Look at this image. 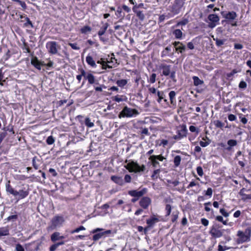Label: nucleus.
Here are the masks:
<instances>
[{
    "mask_svg": "<svg viewBox=\"0 0 251 251\" xmlns=\"http://www.w3.org/2000/svg\"><path fill=\"white\" fill-rule=\"evenodd\" d=\"M147 192V190L146 189H143L141 190H132L128 192V194L134 197H136L137 198L142 196Z\"/></svg>",
    "mask_w": 251,
    "mask_h": 251,
    "instance_id": "8",
    "label": "nucleus"
},
{
    "mask_svg": "<svg viewBox=\"0 0 251 251\" xmlns=\"http://www.w3.org/2000/svg\"><path fill=\"white\" fill-rule=\"evenodd\" d=\"M85 124L87 126L89 127H92L94 126V123L91 122V120L89 118L85 119Z\"/></svg>",
    "mask_w": 251,
    "mask_h": 251,
    "instance_id": "34",
    "label": "nucleus"
},
{
    "mask_svg": "<svg viewBox=\"0 0 251 251\" xmlns=\"http://www.w3.org/2000/svg\"><path fill=\"white\" fill-rule=\"evenodd\" d=\"M46 48L48 52L52 54H57L60 47L55 41H50L46 43Z\"/></svg>",
    "mask_w": 251,
    "mask_h": 251,
    "instance_id": "6",
    "label": "nucleus"
},
{
    "mask_svg": "<svg viewBox=\"0 0 251 251\" xmlns=\"http://www.w3.org/2000/svg\"><path fill=\"white\" fill-rule=\"evenodd\" d=\"M214 124L217 127L221 128H223L224 126V124L219 120L214 121Z\"/></svg>",
    "mask_w": 251,
    "mask_h": 251,
    "instance_id": "37",
    "label": "nucleus"
},
{
    "mask_svg": "<svg viewBox=\"0 0 251 251\" xmlns=\"http://www.w3.org/2000/svg\"><path fill=\"white\" fill-rule=\"evenodd\" d=\"M214 40L215 41L216 44L217 46H221L223 45L226 41L225 40H221V39H219L218 38H216V39L214 38Z\"/></svg>",
    "mask_w": 251,
    "mask_h": 251,
    "instance_id": "39",
    "label": "nucleus"
},
{
    "mask_svg": "<svg viewBox=\"0 0 251 251\" xmlns=\"http://www.w3.org/2000/svg\"><path fill=\"white\" fill-rule=\"evenodd\" d=\"M241 71L240 69H233L230 73L226 74V77L227 79H230L232 76L235 74L239 73Z\"/></svg>",
    "mask_w": 251,
    "mask_h": 251,
    "instance_id": "28",
    "label": "nucleus"
},
{
    "mask_svg": "<svg viewBox=\"0 0 251 251\" xmlns=\"http://www.w3.org/2000/svg\"><path fill=\"white\" fill-rule=\"evenodd\" d=\"M136 14L137 16L139 18V19H140L141 20H143L145 18L144 14L141 11H138V12L136 13Z\"/></svg>",
    "mask_w": 251,
    "mask_h": 251,
    "instance_id": "44",
    "label": "nucleus"
},
{
    "mask_svg": "<svg viewBox=\"0 0 251 251\" xmlns=\"http://www.w3.org/2000/svg\"><path fill=\"white\" fill-rule=\"evenodd\" d=\"M173 45L176 51H179L181 53L185 50V46L179 42H175Z\"/></svg>",
    "mask_w": 251,
    "mask_h": 251,
    "instance_id": "15",
    "label": "nucleus"
},
{
    "mask_svg": "<svg viewBox=\"0 0 251 251\" xmlns=\"http://www.w3.org/2000/svg\"><path fill=\"white\" fill-rule=\"evenodd\" d=\"M162 73L165 75H168L170 74V70L169 66H163L162 67Z\"/></svg>",
    "mask_w": 251,
    "mask_h": 251,
    "instance_id": "30",
    "label": "nucleus"
},
{
    "mask_svg": "<svg viewBox=\"0 0 251 251\" xmlns=\"http://www.w3.org/2000/svg\"><path fill=\"white\" fill-rule=\"evenodd\" d=\"M173 47L171 46L167 47L162 52V56H172L174 51L172 50Z\"/></svg>",
    "mask_w": 251,
    "mask_h": 251,
    "instance_id": "13",
    "label": "nucleus"
},
{
    "mask_svg": "<svg viewBox=\"0 0 251 251\" xmlns=\"http://www.w3.org/2000/svg\"><path fill=\"white\" fill-rule=\"evenodd\" d=\"M194 81V85L196 86L202 85L203 83V81L200 79L198 76H194L192 77Z\"/></svg>",
    "mask_w": 251,
    "mask_h": 251,
    "instance_id": "23",
    "label": "nucleus"
},
{
    "mask_svg": "<svg viewBox=\"0 0 251 251\" xmlns=\"http://www.w3.org/2000/svg\"><path fill=\"white\" fill-rule=\"evenodd\" d=\"M25 20L26 21V23L24 24V26L25 27H28L30 26L31 28L33 27L32 22L28 17H25Z\"/></svg>",
    "mask_w": 251,
    "mask_h": 251,
    "instance_id": "36",
    "label": "nucleus"
},
{
    "mask_svg": "<svg viewBox=\"0 0 251 251\" xmlns=\"http://www.w3.org/2000/svg\"><path fill=\"white\" fill-rule=\"evenodd\" d=\"M151 201L148 197H144L140 201V205L143 208L146 209L151 204Z\"/></svg>",
    "mask_w": 251,
    "mask_h": 251,
    "instance_id": "10",
    "label": "nucleus"
},
{
    "mask_svg": "<svg viewBox=\"0 0 251 251\" xmlns=\"http://www.w3.org/2000/svg\"><path fill=\"white\" fill-rule=\"evenodd\" d=\"M85 230V228L83 226H80L78 228H76L75 230H73L71 231V233L74 234L75 233L79 232L80 230Z\"/></svg>",
    "mask_w": 251,
    "mask_h": 251,
    "instance_id": "41",
    "label": "nucleus"
},
{
    "mask_svg": "<svg viewBox=\"0 0 251 251\" xmlns=\"http://www.w3.org/2000/svg\"><path fill=\"white\" fill-rule=\"evenodd\" d=\"M46 142L48 145H52L54 142V139L52 136H50L47 138Z\"/></svg>",
    "mask_w": 251,
    "mask_h": 251,
    "instance_id": "42",
    "label": "nucleus"
},
{
    "mask_svg": "<svg viewBox=\"0 0 251 251\" xmlns=\"http://www.w3.org/2000/svg\"><path fill=\"white\" fill-rule=\"evenodd\" d=\"M98 64H100L102 65V69L103 70H106L107 68H111L112 67L107 64V63L104 61L99 60L97 61Z\"/></svg>",
    "mask_w": 251,
    "mask_h": 251,
    "instance_id": "29",
    "label": "nucleus"
},
{
    "mask_svg": "<svg viewBox=\"0 0 251 251\" xmlns=\"http://www.w3.org/2000/svg\"><path fill=\"white\" fill-rule=\"evenodd\" d=\"M169 98L170 99V100L171 101V103H173V100L175 99L176 96V93L174 91H171L169 94Z\"/></svg>",
    "mask_w": 251,
    "mask_h": 251,
    "instance_id": "43",
    "label": "nucleus"
},
{
    "mask_svg": "<svg viewBox=\"0 0 251 251\" xmlns=\"http://www.w3.org/2000/svg\"><path fill=\"white\" fill-rule=\"evenodd\" d=\"M188 23V20L187 19H184L180 22H179L177 23V24L176 25V26H178L180 25H184Z\"/></svg>",
    "mask_w": 251,
    "mask_h": 251,
    "instance_id": "52",
    "label": "nucleus"
},
{
    "mask_svg": "<svg viewBox=\"0 0 251 251\" xmlns=\"http://www.w3.org/2000/svg\"><path fill=\"white\" fill-rule=\"evenodd\" d=\"M201 224L204 226H207L209 224V221L205 218H202L201 219Z\"/></svg>",
    "mask_w": 251,
    "mask_h": 251,
    "instance_id": "56",
    "label": "nucleus"
},
{
    "mask_svg": "<svg viewBox=\"0 0 251 251\" xmlns=\"http://www.w3.org/2000/svg\"><path fill=\"white\" fill-rule=\"evenodd\" d=\"M91 30L92 29L91 27L86 25L81 28V32L82 33L86 34L88 32H90Z\"/></svg>",
    "mask_w": 251,
    "mask_h": 251,
    "instance_id": "33",
    "label": "nucleus"
},
{
    "mask_svg": "<svg viewBox=\"0 0 251 251\" xmlns=\"http://www.w3.org/2000/svg\"><path fill=\"white\" fill-rule=\"evenodd\" d=\"M242 191L243 190H241L240 192V194L241 196H242V199L243 200H250L249 199V195H247V194H243L242 193Z\"/></svg>",
    "mask_w": 251,
    "mask_h": 251,
    "instance_id": "54",
    "label": "nucleus"
},
{
    "mask_svg": "<svg viewBox=\"0 0 251 251\" xmlns=\"http://www.w3.org/2000/svg\"><path fill=\"white\" fill-rule=\"evenodd\" d=\"M149 163L151 164L153 167L156 166L157 163V156L156 155H151L149 158Z\"/></svg>",
    "mask_w": 251,
    "mask_h": 251,
    "instance_id": "25",
    "label": "nucleus"
},
{
    "mask_svg": "<svg viewBox=\"0 0 251 251\" xmlns=\"http://www.w3.org/2000/svg\"><path fill=\"white\" fill-rule=\"evenodd\" d=\"M157 222V218L155 217H152L147 220V224L148 226L145 228V233H146L150 228L151 227L155 225Z\"/></svg>",
    "mask_w": 251,
    "mask_h": 251,
    "instance_id": "11",
    "label": "nucleus"
},
{
    "mask_svg": "<svg viewBox=\"0 0 251 251\" xmlns=\"http://www.w3.org/2000/svg\"><path fill=\"white\" fill-rule=\"evenodd\" d=\"M5 187L6 191L7 193H9L10 194L13 195L15 190L10 185L9 181H8V182L6 183Z\"/></svg>",
    "mask_w": 251,
    "mask_h": 251,
    "instance_id": "21",
    "label": "nucleus"
},
{
    "mask_svg": "<svg viewBox=\"0 0 251 251\" xmlns=\"http://www.w3.org/2000/svg\"><path fill=\"white\" fill-rule=\"evenodd\" d=\"M243 48V46L242 44H234V48L237 50H241Z\"/></svg>",
    "mask_w": 251,
    "mask_h": 251,
    "instance_id": "63",
    "label": "nucleus"
},
{
    "mask_svg": "<svg viewBox=\"0 0 251 251\" xmlns=\"http://www.w3.org/2000/svg\"><path fill=\"white\" fill-rule=\"evenodd\" d=\"M186 131H187V130H186V128L185 127L184 128L181 130L182 133H181L180 132H179L177 135H175L174 136V139L176 140H179V139H181L183 137L185 136L186 133Z\"/></svg>",
    "mask_w": 251,
    "mask_h": 251,
    "instance_id": "19",
    "label": "nucleus"
},
{
    "mask_svg": "<svg viewBox=\"0 0 251 251\" xmlns=\"http://www.w3.org/2000/svg\"><path fill=\"white\" fill-rule=\"evenodd\" d=\"M127 83V81L126 79H120L116 81V84L120 87H123Z\"/></svg>",
    "mask_w": 251,
    "mask_h": 251,
    "instance_id": "31",
    "label": "nucleus"
},
{
    "mask_svg": "<svg viewBox=\"0 0 251 251\" xmlns=\"http://www.w3.org/2000/svg\"><path fill=\"white\" fill-rule=\"evenodd\" d=\"M122 9L120 7H118L116 11L115 14L117 16L120 17L121 16Z\"/></svg>",
    "mask_w": 251,
    "mask_h": 251,
    "instance_id": "62",
    "label": "nucleus"
},
{
    "mask_svg": "<svg viewBox=\"0 0 251 251\" xmlns=\"http://www.w3.org/2000/svg\"><path fill=\"white\" fill-rule=\"evenodd\" d=\"M69 45L71 47V48L75 50H79L80 48L77 46L76 43H69Z\"/></svg>",
    "mask_w": 251,
    "mask_h": 251,
    "instance_id": "46",
    "label": "nucleus"
},
{
    "mask_svg": "<svg viewBox=\"0 0 251 251\" xmlns=\"http://www.w3.org/2000/svg\"><path fill=\"white\" fill-rule=\"evenodd\" d=\"M65 238L64 236L60 235V233L58 232H55L51 234L50 239L52 242H55L58 240L63 239Z\"/></svg>",
    "mask_w": 251,
    "mask_h": 251,
    "instance_id": "14",
    "label": "nucleus"
},
{
    "mask_svg": "<svg viewBox=\"0 0 251 251\" xmlns=\"http://www.w3.org/2000/svg\"><path fill=\"white\" fill-rule=\"evenodd\" d=\"M31 63L38 70H40L41 69V64L37 57L32 58Z\"/></svg>",
    "mask_w": 251,
    "mask_h": 251,
    "instance_id": "17",
    "label": "nucleus"
},
{
    "mask_svg": "<svg viewBox=\"0 0 251 251\" xmlns=\"http://www.w3.org/2000/svg\"><path fill=\"white\" fill-rule=\"evenodd\" d=\"M92 233L95 234L93 236V240L97 241L102 237L109 236L113 232L111 230H104L102 228H97L92 231Z\"/></svg>",
    "mask_w": 251,
    "mask_h": 251,
    "instance_id": "1",
    "label": "nucleus"
},
{
    "mask_svg": "<svg viewBox=\"0 0 251 251\" xmlns=\"http://www.w3.org/2000/svg\"><path fill=\"white\" fill-rule=\"evenodd\" d=\"M155 78H156V74H152L149 79L150 82L152 83L155 82Z\"/></svg>",
    "mask_w": 251,
    "mask_h": 251,
    "instance_id": "55",
    "label": "nucleus"
},
{
    "mask_svg": "<svg viewBox=\"0 0 251 251\" xmlns=\"http://www.w3.org/2000/svg\"><path fill=\"white\" fill-rule=\"evenodd\" d=\"M197 172L198 174L200 176H202L203 175V170L200 166L197 168Z\"/></svg>",
    "mask_w": 251,
    "mask_h": 251,
    "instance_id": "50",
    "label": "nucleus"
},
{
    "mask_svg": "<svg viewBox=\"0 0 251 251\" xmlns=\"http://www.w3.org/2000/svg\"><path fill=\"white\" fill-rule=\"evenodd\" d=\"M208 19L211 22L218 23L220 20L219 17L216 14H210L208 16Z\"/></svg>",
    "mask_w": 251,
    "mask_h": 251,
    "instance_id": "18",
    "label": "nucleus"
},
{
    "mask_svg": "<svg viewBox=\"0 0 251 251\" xmlns=\"http://www.w3.org/2000/svg\"><path fill=\"white\" fill-rule=\"evenodd\" d=\"M247 84L244 81H240L239 84V87L241 89H245L247 87Z\"/></svg>",
    "mask_w": 251,
    "mask_h": 251,
    "instance_id": "49",
    "label": "nucleus"
},
{
    "mask_svg": "<svg viewBox=\"0 0 251 251\" xmlns=\"http://www.w3.org/2000/svg\"><path fill=\"white\" fill-rule=\"evenodd\" d=\"M57 246L56 244L51 245L50 248V251H55L57 248Z\"/></svg>",
    "mask_w": 251,
    "mask_h": 251,
    "instance_id": "64",
    "label": "nucleus"
},
{
    "mask_svg": "<svg viewBox=\"0 0 251 251\" xmlns=\"http://www.w3.org/2000/svg\"><path fill=\"white\" fill-rule=\"evenodd\" d=\"M85 79L88 80L89 83L91 84L94 83L95 78V76L90 73H88Z\"/></svg>",
    "mask_w": 251,
    "mask_h": 251,
    "instance_id": "26",
    "label": "nucleus"
},
{
    "mask_svg": "<svg viewBox=\"0 0 251 251\" xmlns=\"http://www.w3.org/2000/svg\"><path fill=\"white\" fill-rule=\"evenodd\" d=\"M139 114V112L135 109H132L127 106H125L119 115V118L132 117Z\"/></svg>",
    "mask_w": 251,
    "mask_h": 251,
    "instance_id": "4",
    "label": "nucleus"
},
{
    "mask_svg": "<svg viewBox=\"0 0 251 251\" xmlns=\"http://www.w3.org/2000/svg\"><path fill=\"white\" fill-rule=\"evenodd\" d=\"M220 212L225 217H227L229 216V213L227 212L224 208H221L220 210Z\"/></svg>",
    "mask_w": 251,
    "mask_h": 251,
    "instance_id": "45",
    "label": "nucleus"
},
{
    "mask_svg": "<svg viewBox=\"0 0 251 251\" xmlns=\"http://www.w3.org/2000/svg\"><path fill=\"white\" fill-rule=\"evenodd\" d=\"M178 212H174L172 214V222L174 223L176 221L177 219H178Z\"/></svg>",
    "mask_w": 251,
    "mask_h": 251,
    "instance_id": "38",
    "label": "nucleus"
},
{
    "mask_svg": "<svg viewBox=\"0 0 251 251\" xmlns=\"http://www.w3.org/2000/svg\"><path fill=\"white\" fill-rule=\"evenodd\" d=\"M194 186H198V187H200V184L199 183L195 180H192L189 185L187 186V188L190 189V188H192Z\"/></svg>",
    "mask_w": 251,
    "mask_h": 251,
    "instance_id": "32",
    "label": "nucleus"
},
{
    "mask_svg": "<svg viewBox=\"0 0 251 251\" xmlns=\"http://www.w3.org/2000/svg\"><path fill=\"white\" fill-rule=\"evenodd\" d=\"M9 228L7 227H2L0 228V237L3 236H6L9 234Z\"/></svg>",
    "mask_w": 251,
    "mask_h": 251,
    "instance_id": "20",
    "label": "nucleus"
},
{
    "mask_svg": "<svg viewBox=\"0 0 251 251\" xmlns=\"http://www.w3.org/2000/svg\"><path fill=\"white\" fill-rule=\"evenodd\" d=\"M227 143L229 146L234 147L236 146L237 142L235 140L230 139L227 141Z\"/></svg>",
    "mask_w": 251,
    "mask_h": 251,
    "instance_id": "40",
    "label": "nucleus"
},
{
    "mask_svg": "<svg viewBox=\"0 0 251 251\" xmlns=\"http://www.w3.org/2000/svg\"><path fill=\"white\" fill-rule=\"evenodd\" d=\"M210 144V141H200V145L202 147H206Z\"/></svg>",
    "mask_w": 251,
    "mask_h": 251,
    "instance_id": "51",
    "label": "nucleus"
},
{
    "mask_svg": "<svg viewBox=\"0 0 251 251\" xmlns=\"http://www.w3.org/2000/svg\"><path fill=\"white\" fill-rule=\"evenodd\" d=\"M108 26V24L107 23H105L103 26L100 28V30L98 32V35L99 36H101L103 35L106 30H107Z\"/></svg>",
    "mask_w": 251,
    "mask_h": 251,
    "instance_id": "22",
    "label": "nucleus"
},
{
    "mask_svg": "<svg viewBox=\"0 0 251 251\" xmlns=\"http://www.w3.org/2000/svg\"><path fill=\"white\" fill-rule=\"evenodd\" d=\"M221 13L222 16L227 20H234L237 17L236 12L234 11L228 12L227 13L222 11Z\"/></svg>",
    "mask_w": 251,
    "mask_h": 251,
    "instance_id": "9",
    "label": "nucleus"
},
{
    "mask_svg": "<svg viewBox=\"0 0 251 251\" xmlns=\"http://www.w3.org/2000/svg\"><path fill=\"white\" fill-rule=\"evenodd\" d=\"M166 210L167 215H169L171 212V206L169 204H167L166 206Z\"/></svg>",
    "mask_w": 251,
    "mask_h": 251,
    "instance_id": "57",
    "label": "nucleus"
},
{
    "mask_svg": "<svg viewBox=\"0 0 251 251\" xmlns=\"http://www.w3.org/2000/svg\"><path fill=\"white\" fill-rule=\"evenodd\" d=\"M17 218H18V216L17 215H11V216H9L7 218V221H10V220H15Z\"/></svg>",
    "mask_w": 251,
    "mask_h": 251,
    "instance_id": "59",
    "label": "nucleus"
},
{
    "mask_svg": "<svg viewBox=\"0 0 251 251\" xmlns=\"http://www.w3.org/2000/svg\"><path fill=\"white\" fill-rule=\"evenodd\" d=\"M181 158L179 155H176L174 158V164L176 167H178L180 163Z\"/></svg>",
    "mask_w": 251,
    "mask_h": 251,
    "instance_id": "35",
    "label": "nucleus"
},
{
    "mask_svg": "<svg viewBox=\"0 0 251 251\" xmlns=\"http://www.w3.org/2000/svg\"><path fill=\"white\" fill-rule=\"evenodd\" d=\"M228 119L230 121H233L236 119V117L233 114H229Z\"/></svg>",
    "mask_w": 251,
    "mask_h": 251,
    "instance_id": "58",
    "label": "nucleus"
},
{
    "mask_svg": "<svg viewBox=\"0 0 251 251\" xmlns=\"http://www.w3.org/2000/svg\"><path fill=\"white\" fill-rule=\"evenodd\" d=\"M124 179H125V181L126 182H128H128H130L131 181V176L129 175H126L125 176Z\"/></svg>",
    "mask_w": 251,
    "mask_h": 251,
    "instance_id": "60",
    "label": "nucleus"
},
{
    "mask_svg": "<svg viewBox=\"0 0 251 251\" xmlns=\"http://www.w3.org/2000/svg\"><path fill=\"white\" fill-rule=\"evenodd\" d=\"M173 35L175 38L178 39H180L182 38V32L180 29H175L173 32Z\"/></svg>",
    "mask_w": 251,
    "mask_h": 251,
    "instance_id": "24",
    "label": "nucleus"
},
{
    "mask_svg": "<svg viewBox=\"0 0 251 251\" xmlns=\"http://www.w3.org/2000/svg\"><path fill=\"white\" fill-rule=\"evenodd\" d=\"M18 3H19L24 10H25L26 8V5L24 1L20 0Z\"/></svg>",
    "mask_w": 251,
    "mask_h": 251,
    "instance_id": "61",
    "label": "nucleus"
},
{
    "mask_svg": "<svg viewBox=\"0 0 251 251\" xmlns=\"http://www.w3.org/2000/svg\"><path fill=\"white\" fill-rule=\"evenodd\" d=\"M111 179L115 182V183L119 184H123V179L121 177H119L117 176H112Z\"/></svg>",
    "mask_w": 251,
    "mask_h": 251,
    "instance_id": "27",
    "label": "nucleus"
},
{
    "mask_svg": "<svg viewBox=\"0 0 251 251\" xmlns=\"http://www.w3.org/2000/svg\"><path fill=\"white\" fill-rule=\"evenodd\" d=\"M29 194L28 191L25 188L20 190L19 191L15 190L13 195V196L18 199V200L23 199L26 197Z\"/></svg>",
    "mask_w": 251,
    "mask_h": 251,
    "instance_id": "7",
    "label": "nucleus"
},
{
    "mask_svg": "<svg viewBox=\"0 0 251 251\" xmlns=\"http://www.w3.org/2000/svg\"><path fill=\"white\" fill-rule=\"evenodd\" d=\"M125 167L130 172L135 173L144 171L146 168L144 165L140 166L137 162L132 161L128 162Z\"/></svg>",
    "mask_w": 251,
    "mask_h": 251,
    "instance_id": "2",
    "label": "nucleus"
},
{
    "mask_svg": "<svg viewBox=\"0 0 251 251\" xmlns=\"http://www.w3.org/2000/svg\"><path fill=\"white\" fill-rule=\"evenodd\" d=\"M189 130L191 132H196L197 134L199 132V130L195 126H191L189 127Z\"/></svg>",
    "mask_w": 251,
    "mask_h": 251,
    "instance_id": "48",
    "label": "nucleus"
},
{
    "mask_svg": "<svg viewBox=\"0 0 251 251\" xmlns=\"http://www.w3.org/2000/svg\"><path fill=\"white\" fill-rule=\"evenodd\" d=\"M210 233L213 237L215 238H219L223 235L222 231L221 230L215 227H213L211 229L210 231Z\"/></svg>",
    "mask_w": 251,
    "mask_h": 251,
    "instance_id": "12",
    "label": "nucleus"
},
{
    "mask_svg": "<svg viewBox=\"0 0 251 251\" xmlns=\"http://www.w3.org/2000/svg\"><path fill=\"white\" fill-rule=\"evenodd\" d=\"M16 251H25V249L21 245L18 244L16 245Z\"/></svg>",
    "mask_w": 251,
    "mask_h": 251,
    "instance_id": "53",
    "label": "nucleus"
},
{
    "mask_svg": "<svg viewBox=\"0 0 251 251\" xmlns=\"http://www.w3.org/2000/svg\"><path fill=\"white\" fill-rule=\"evenodd\" d=\"M86 61L91 67L93 68H96L97 65L91 56L89 55H87L86 57Z\"/></svg>",
    "mask_w": 251,
    "mask_h": 251,
    "instance_id": "16",
    "label": "nucleus"
},
{
    "mask_svg": "<svg viewBox=\"0 0 251 251\" xmlns=\"http://www.w3.org/2000/svg\"><path fill=\"white\" fill-rule=\"evenodd\" d=\"M251 233V229L250 228H247L244 232L238 231L237 234L238 237V243H242L249 241L250 239Z\"/></svg>",
    "mask_w": 251,
    "mask_h": 251,
    "instance_id": "5",
    "label": "nucleus"
},
{
    "mask_svg": "<svg viewBox=\"0 0 251 251\" xmlns=\"http://www.w3.org/2000/svg\"><path fill=\"white\" fill-rule=\"evenodd\" d=\"M212 193H213V190H212V188H208L205 192V195L209 196V197H211L212 195Z\"/></svg>",
    "mask_w": 251,
    "mask_h": 251,
    "instance_id": "47",
    "label": "nucleus"
},
{
    "mask_svg": "<svg viewBox=\"0 0 251 251\" xmlns=\"http://www.w3.org/2000/svg\"><path fill=\"white\" fill-rule=\"evenodd\" d=\"M64 221V218L63 216L59 215L55 216L52 218L50 221V225L48 227V230L54 229L57 227H61L63 225Z\"/></svg>",
    "mask_w": 251,
    "mask_h": 251,
    "instance_id": "3",
    "label": "nucleus"
}]
</instances>
